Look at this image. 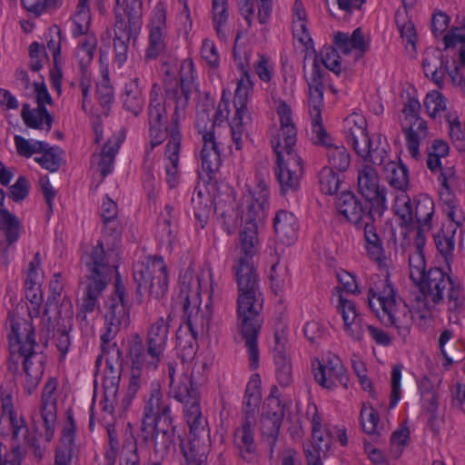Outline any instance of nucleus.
Returning a JSON list of instances; mask_svg holds the SVG:
<instances>
[{"instance_id":"f257e3e1","label":"nucleus","mask_w":465,"mask_h":465,"mask_svg":"<svg viewBox=\"0 0 465 465\" xmlns=\"http://www.w3.org/2000/svg\"><path fill=\"white\" fill-rule=\"evenodd\" d=\"M256 252L257 246H254V252L252 253L248 252L246 249H241V255L232 268L239 291L237 327L242 340L245 341L252 369H256L259 364L257 337L263 322L261 313L263 305V295L252 262V257Z\"/></svg>"},{"instance_id":"f03ea898","label":"nucleus","mask_w":465,"mask_h":465,"mask_svg":"<svg viewBox=\"0 0 465 465\" xmlns=\"http://www.w3.org/2000/svg\"><path fill=\"white\" fill-rule=\"evenodd\" d=\"M179 76V80L173 78L164 81L165 96L175 104L171 124L168 126L169 141L165 146L164 153L166 183L170 188H174L178 183V165L181 150L179 123L183 116V112L188 106L193 89L194 88L193 63L191 59H184L182 62Z\"/></svg>"},{"instance_id":"7ed1b4c3","label":"nucleus","mask_w":465,"mask_h":465,"mask_svg":"<svg viewBox=\"0 0 465 465\" xmlns=\"http://www.w3.org/2000/svg\"><path fill=\"white\" fill-rule=\"evenodd\" d=\"M277 114L281 127L271 143L277 156L275 175L282 193L285 194L299 188L303 166L302 158L293 149L297 140V129L292 121L291 106L286 102L280 101Z\"/></svg>"},{"instance_id":"20e7f679","label":"nucleus","mask_w":465,"mask_h":465,"mask_svg":"<svg viewBox=\"0 0 465 465\" xmlns=\"http://www.w3.org/2000/svg\"><path fill=\"white\" fill-rule=\"evenodd\" d=\"M309 87V114L312 119V141L327 149L329 168L345 172L351 164V155L343 145H334L331 138L322 124V106L323 104V71L317 56L312 63V74L308 81Z\"/></svg>"},{"instance_id":"39448f33","label":"nucleus","mask_w":465,"mask_h":465,"mask_svg":"<svg viewBox=\"0 0 465 465\" xmlns=\"http://www.w3.org/2000/svg\"><path fill=\"white\" fill-rule=\"evenodd\" d=\"M370 309L386 327H395L406 334L412 324V313L407 303L397 295L388 276L379 279L368 292Z\"/></svg>"},{"instance_id":"423d86ee","label":"nucleus","mask_w":465,"mask_h":465,"mask_svg":"<svg viewBox=\"0 0 465 465\" xmlns=\"http://www.w3.org/2000/svg\"><path fill=\"white\" fill-rule=\"evenodd\" d=\"M105 332L101 336L102 356L106 357L107 364L114 362L123 366L124 359L123 351L115 342L110 344L122 327L126 328L130 323L129 306L125 301V288L116 280L114 293L105 302Z\"/></svg>"},{"instance_id":"0eeeda50","label":"nucleus","mask_w":465,"mask_h":465,"mask_svg":"<svg viewBox=\"0 0 465 465\" xmlns=\"http://www.w3.org/2000/svg\"><path fill=\"white\" fill-rule=\"evenodd\" d=\"M240 38L241 33H238L234 41L233 56L238 68L242 72V76L238 81L233 98V104L236 110L235 115L230 123L232 139L236 150H241L242 147V136L244 132V126L251 119L247 104L249 94L252 90V81L249 74L250 51L246 47L239 45Z\"/></svg>"},{"instance_id":"6e6552de","label":"nucleus","mask_w":465,"mask_h":465,"mask_svg":"<svg viewBox=\"0 0 465 465\" xmlns=\"http://www.w3.org/2000/svg\"><path fill=\"white\" fill-rule=\"evenodd\" d=\"M419 287L424 305L429 308V302L433 305L442 304L447 292V304L450 312H457L465 304V294L460 283H456L450 274L438 267L430 268Z\"/></svg>"},{"instance_id":"1a4fd4ad","label":"nucleus","mask_w":465,"mask_h":465,"mask_svg":"<svg viewBox=\"0 0 465 465\" xmlns=\"http://www.w3.org/2000/svg\"><path fill=\"white\" fill-rule=\"evenodd\" d=\"M346 142L364 162L377 165L385 163L388 143L381 135L370 137L366 120L357 114H351L344 121Z\"/></svg>"},{"instance_id":"9d476101","label":"nucleus","mask_w":465,"mask_h":465,"mask_svg":"<svg viewBox=\"0 0 465 465\" xmlns=\"http://www.w3.org/2000/svg\"><path fill=\"white\" fill-rule=\"evenodd\" d=\"M268 198V187L264 182L260 181L257 191L245 196L242 204L241 220L243 228L240 233L241 249H246L250 253L254 252V246L258 244L257 235L264 223Z\"/></svg>"},{"instance_id":"9b49d317","label":"nucleus","mask_w":465,"mask_h":465,"mask_svg":"<svg viewBox=\"0 0 465 465\" xmlns=\"http://www.w3.org/2000/svg\"><path fill=\"white\" fill-rule=\"evenodd\" d=\"M175 429L173 421L140 427L134 446L148 451V457L163 460L175 444Z\"/></svg>"},{"instance_id":"f8f14e48","label":"nucleus","mask_w":465,"mask_h":465,"mask_svg":"<svg viewBox=\"0 0 465 465\" xmlns=\"http://www.w3.org/2000/svg\"><path fill=\"white\" fill-rule=\"evenodd\" d=\"M134 280L137 284V292H148L161 299L168 289L166 266L162 257L150 258L146 262H137L134 266Z\"/></svg>"},{"instance_id":"ddd939ff","label":"nucleus","mask_w":465,"mask_h":465,"mask_svg":"<svg viewBox=\"0 0 465 465\" xmlns=\"http://www.w3.org/2000/svg\"><path fill=\"white\" fill-rule=\"evenodd\" d=\"M114 15V46L115 60L121 65L127 59L131 38L135 37L141 29L143 13L141 10L130 9L127 6H124L122 13L116 5Z\"/></svg>"},{"instance_id":"4468645a","label":"nucleus","mask_w":465,"mask_h":465,"mask_svg":"<svg viewBox=\"0 0 465 465\" xmlns=\"http://www.w3.org/2000/svg\"><path fill=\"white\" fill-rule=\"evenodd\" d=\"M161 88L153 84L150 91L148 106V125L150 134V150L161 144L168 136L169 127L166 125L167 113L165 103L160 98Z\"/></svg>"},{"instance_id":"2eb2a0df","label":"nucleus","mask_w":465,"mask_h":465,"mask_svg":"<svg viewBox=\"0 0 465 465\" xmlns=\"http://www.w3.org/2000/svg\"><path fill=\"white\" fill-rule=\"evenodd\" d=\"M189 286L183 283L180 287V292L174 300L175 306L180 307L184 316L186 317V330L198 335L201 332L203 335L209 332L213 312L210 304H206L204 309L197 308L195 313L190 309V297Z\"/></svg>"},{"instance_id":"dca6fc26","label":"nucleus","mask_w":465,"mask_h":465,"mask_svg":"<svg viewBox=\"0 0 465 465\" xmlns=\"http://www.w3.org/2000/svg\"><path fill=\"white\" fill-rule=\"evenodd\" d=\"M337 210L350 223L359 225L374 223L378 213L374 206L366 201L362 203L354 193L349 191L342 192L336 202Z\"/></svg>"},{"instance_id":"f3484780","label":"nucleus","mask_w":465,"mask_h":465,"mask_svg":"<svg viewBox=\"0 0 465 465\" xmlns=\"http://www.w3.org/2000/svg\"><path fill=\"white\" fill-rule=\"evenodd\" d=\"M173 421L170 403L163 398L158 383L152 385L149 394L144 398L141 426L162 424Z\"/></svg>"},{"instance_id":"a211bd4d","label":"nucleus","mask_w":465,"mask_h":465,"mask_svg":"<svg viewBox=\"0 0 465 465\" xmlns=\"http://www.w3.org/2000/svg\"><path fill=\"white\" fill-rule=\"evenodd\" d=\"M358 188L365 201L374 206V212L381 218L387 209L386 190L379 185L377 172L371 166L366 165L359 171Z\"/></svg>"},{"instance_id":"6ab92c4d","label":"nucleus","mask_w":465,"mask_h":465,"mask_svg":"<svg viewBox=\"0 0 465 465\" xmlns=\"http://www.w3.org/2000/svg\"><path fill=\"white\" fill-rule=\"evenodd\" d=\"M214 211L222 219L223 230L228 234L235 232L238 215L235 212V193L232 187L222 184L213 195Z\"/></svg>"},{"instance_id":"aec40b11","label":"nucleus","mask_w":465,"mask_h":465,"mask_svg":"<svg viewBox=\"0 0 465 465\" xmlns=\"http://www.w3.org/2000/svg\"><path fill=\"white\" fill-rule=\"evenodd\" d=\"M284 406L277 398L266 400V411L262 418V434L270 447V458L272 457L280 428L284 418Z\"/></svg>"},{"instance_id":"412c9836","label":"nucleus","mask_w":465,"mask_h":465,"mask_svg":"<svg viewBox=\"0 0 465 465\" xmlns=\"http://www.w3.org/2000/svg\"><path fill=\"white\" fill-rule=\"evenodd\" d=\"M315 381L323 388L332 390L338 383L347 388L349 378L341 361L333 356L329 359L327 365L316 361L313 364Z\"/></svg>"},{"instance_id":"4be33fe9","label":"nucleus","mask_w":465,"mask_h":465,"mask_svg":"<svg viewBox=\"0 0 465 465\" xmlns=\"http://www.w3.org/2000/svg\"><path fill=\"white\" fill-rule=\"evenodd\" d=\"M11 331L8 335L10 350H17V353L35 349V328L30 319L12 316L9 320Z\"/></svg>"},{"instance_id":"5701e85b","label":"nucleus","mask_w":465,"mask_h":465,"mask_svg":"<svg viewBox=\"0 0 465 465\" xmlns=\"http://www.w3.org/2000/svg\"><path fill=\"white\" fill-rule=\"evenodd\" d=\"M57 380L51 378L45 383L42 391L40 415L45 428V439L51 441L56 425V398L54 397L57 389Z\"/></svg>"},{"instance_id":"b1692460","label":"nucleus","mask_w":465,"mask_h":465,"mask_svg":"<svg viewBox=\"0 0 465 465\" xmlns=\"http://www.w3.org/2000/svg\"><path fill=\"white\" fill-rule=\"evenodd\" d=\"M82 260L87 270L86 279H99L106 282L110 280L112 267L109 262V255L105 253L101 241L97 242L96 246L86 252Z\"/></svg>"},{"instance_id":"393cba45","label":"nucleus","mask_w":465,"mask_h":465,"mask_svg":"<svg viewBox=\"0 0 465 465\" xmlns=\"http://www.w3.org/2000/svg\"><path fill=\"white\" fill-rule=\"evenodd\" d=\"M44 315L47 318L49 331L70 328L74 315L73 303L68 297H64L60 302L59 300L46 301Z\"/></svg>"},{"instance_id":"a878e982","label":"nucleus","mask_w":465,"mask_h":465,"mask_svg":"<svg viewBox=\"0 0 465 465\" xmlns=\"http://www.w3.org/2000/svg\"><path fill=\"white\" fill-rule=\"evenodd\" d=\"M166 12L163 5H156L152 20L149 35V45L145 59H155L165 48Z\"/></svg>"},{"instance_id":"bb28decb","label":"nucleus","mask_w":465,"mask_h":465,"mask_svg":"<svg viewBox=\"0 0 465 465\" xmlns=\"http://www.w3.org/2000/svg\"><path fill=\"white\" fill-rule=\"evenodd\" d=\"M172 314L167 318L160 317L153 322L147 331L146 346H148V354L153 361H161L166 348L170 322Z\"/></svg>"},{"instance_id":"cd10ccee","label":"nucleus","mask_w":465,"mask_h":465,"mask_svg":"<svg viewBox=\"0 0 465 465\" xmlns=\"http://www.w3.org/2000/svg\"><path fill=\"white\" fill-rule=\"evenodd\" d=\"M234 444L240 457L248 463H255L258 460L256 446L253 440L252 422L249 418L234 432Z\"/></svg>"},{"instance_id":"c85d7f7f","label":"nucleus","mask_w":465,"mask_h":465,"mask_svg":"<svg viewBox=\"0 0 465 465\" xmlns=\"http://www.w3.org/2000/svg\"><path fill=\"white\" fill-rule=\"evenodd\" d=\"M210 447V437L189 438L187 443L181 440V449L185 460L183 465H205Z\"/></svg>"},{"instance_id":"c756f323","label":"nucleus","mask_w":465,"mask_h":465,"mask_svg":"<svg viewBox=\"0 0 465 465\" xmlns=\"http://www.w3.org/2000/svg\"><path fill=\"white\" fill-rule=\"evenodd\" d=\"M75 426L71 415L67 418L62 432L60 444L57 446L54 465H71L74 451Z\"/></svg>"},{"instance_id":"7c9ffc66","label":"nucleus","mask_w":465,"mask_h":465,"mask_svg":"<svg viewBox=\"0 0 465 465\" xmlns=\"http://www.w3.org/2000/svg\"><path fill=\"white\" fill-rule=\"evenodd\" d=\"M170 396L173 397L176 401L184 403L185 409L191 404L200 402V393L197 387L194 385L192 376L183 374L178 381L170 382Z\"/></svg>"},{"instance_id":"2f4dec72","label":"nucleus","mask_w":465,"mask_h":465,"mask_svg":"<svg viewBox=\"0 0 465 465\" xmlns=\"http://www.w3.org/2000/svg\"><path fill=\"white\" fill-rule=\"evenodd\" d=\"M18 356L24 358L23 365L27 377V385L35 389L44 374L45 356L35 351V349L18 353Z\"/></svg>"},{"instance_id":"473e14b6","label":"nucleus","mask_w":465,"mask_h":465,"mask_svg":"<svg viewBox=\"0 0 465 465\" xmlns=\"http://www.w3.org/2000/svg\"><path fill=\"white\" fill-rule=\"evenodd\" d=\"M203 148L200 157L203 169L210 175L219 170L222 163L220 148L214 134L207 132L203 135Z\"/></svg>"},{"instance_id":"72a5a7b5","label":"nucleus","mask_w":465,"mask_h":465,"mask_svg":"<svg viewBox=\"0 0 465 465\" xmlns=\"http://www.w3.org/2000/svg\"><path fill=\"white\" fill-rule=\"evenodd\" d=\"M128 358L131 361L132 368L143 370L146 367L155 369L160 361H153L148 354V346L144 348V344L141 336L134 333L128 341Z\"/></svg>"},{"instance_id":"f704fd0d","label":"nucleus","mask_w":465,"mask_h":465,"mask_svg":"<svg viewBox=\"0 0 465 465\" xmlns=\"http://www.w3.org/2000/svg\"><path fill=\"white\" fill-rule=\"evenodd\" d=\"M275 233L283 244H292L296 239L297 223L295 216L287 211H280L273 220Z\"/></svg>"},{"instance_id":"c9c22d12","label":"nucleus","mask_w":465,"mask_h":465,"mask_svg":"<svg viewBox=\"0 0 465 465\" xmlns=\"http://www.w3.org/2000/svg\"><path fill=\"white\" fill-rule=\"evenodd\" d=\"M184 416L189 427V438L210 437L208 421L202 412L200 402L188 406L184 410Z\"/></svg>"},{"instance_id":"e433bc0d","label":"nucleus","mask_w":465,"mask_h":465,"mask_svg":"<svg viewBox=\"0 0 465 465\" xmlns=\"http://www.w3.org/2000/svg\"><path fill=\"white\" fill-rule=\"evenodd\" d=\"M21 117L29 128L39 129L45 124L47 132L51 130L54 121L53 116L49 114L45 104L37 105L36 108L31 109L28 104H24Z\"/></svg>"},{"instance_id":"4c0bfd02","label":"nucleus","mask_w":465,"mask_h":465,"mask_svg":"<svg viewBox=\"0 0 465 465\" xmlns=\"http://www.w3.org/2000/svg\"><path fill=\"white\" fill-rule=\"evenodd\" d=\"M123 106L125 111L137 116L143 106L142 87L139 84V78L135 77L125 84L123 94Z\"/></svg>"},{"instance_id":"58836bf2","label":"nucleus","mask_w":465,"mask_h":465,"mask_svg":"<svg viewBox=\"0 0 465 465\" xmlns=\"http://www.w3.org/2000/svg\"><path fill=\"white\" fill-rule=\"evenodd\" d=\"M276 346L273 350L274 362L276 366V377L279 384L282 387L289 386L292 381V365L286 357L284 347L279 342V335L274 336Z\"/></svg>"},{"instance_id":"ea45409f","label":"nucleus","mask_w":465,"mask_h":465,"mask_svg":"<svg viewBox=\"0 0 465 465\" xmlns=\"http://www.w3.org/2000/svg\"><path fill=\"white\" fill-rule=\"evenodd\" d=\"M198 335L183 327H180L176 333V348L182 361H191L196 355L198 349Z\"/></svg>"},{"instance_id":"a19ab883","label":"nucleus","mask_w":465,"mask_h":465,"mask_svg":"<svg viewBox=\"0 0 465 465\" xmlns=\"http://www.w3.org/2000/svg\"><path fill=\"white\" fill-rule=\"evenodd\" d=\"M385 179L391 186L405 190L409 183L408 168L401 163L389 161L382 164Z\"/></svg>"},{"instance_id":"79ce46f5","label":"nucleus","mask_w":465,"mask_h":465,"mask_svg":"<svg viewBox=\"0 0 465 465\" xmlns=\"http://www.w3.org/2000/svg\"><path fill=\"white\" fill-rule=\"evenodd\" d=\"M414 219L418 225L424 226L427 231L431 229V220L434 214L433 200L426 193H420L414 199Z\"/></svg>"},{"instance_id":"37998d69","label":"nucleus","mask_w":465,"mask_h":465,"mask_svg":"<svg viewBox=\"0 0 465 465\" xmlns=\"http://www.w3.org/2000/svg\"><path fill=\"white\" fill-rule=\"evenodd\" d=\"M97 40L95 35H87L78 44L76 58L81 74H91L89 65L93 62Z\"/></svg>"},{"instance_id":"c03bdc74","label":"nucleus","mask_w":465,"mask_h":465,"mask_svg":"<svg viewBox=\"0 0 465 465\" xmlns=\"http://www.w3.org/2000/svg\"><path fill=\"white\" fill-rule=\"evenodd\" d=\"M118 208L117 204L111 199L107 198L102 206V219L104 222V233L117 240L121 236L119 223L117 221Z\"/></svg>"},{"instance_id":"a18cd8bd","label":"nucleus","mask_w":465,"mask_h":465,"mask_svg":"<svg viewBox=\"0 0 465 465\" xmlns=\"http://www.w3.org/2000/svg\"><path fill=\"white\" fill-rule=\"evenodd\" d=\"M20 222L6 209L0 208V231L5 235L6 247L15 242L19 238Z\"/></svg>"},{"instance_id":"49530a36","label":"nucleus","mask_w":465,"mask_h":465,"mask_svg":"<svg viewBox=\"0 0 465 465\" xmlns=\"http://www.w3.org/2000/svg\"><path fill=\"white\" fill-rule=\"evenodd\" d=\"M108 282L105 280L86 279L85 293L83 298L82 311L87 313L93 312L97 306L98 297L105 289Z\"/></svg>"},{"instance_id":"de8ad7c7","label":"nucleus","mask_w":465,"mask_h":465,"mask_svg":"<svg viewBox=\"0 0 465 465\" xmlns=\"http://www.w3.org/2000/svg\"><path fill=\"white\" fill-rule=\"evenodd\" d=\"M364 238L369 257L381 262L383 259V247L373 223L364 224Z\"/></svg>"},{"instance_id":"09e8293b","label":"nucleus","mask_w":465,"mask_h":465,"mask_svg":"<svg viewBox=\"0 0 465 465\" xmlns=\"http://www.w3.org/2000/svg\"><path fill=\"white\" fill-rule=\"evenodd\" d=\"M456 232V228H454L450 234L445 233H438L434 236V242L437 247L438 252L444 259V262L448 267V270L450 271V264L454 261V249H455V242H454V234Z\"/></svg>"},{"instance_id":"8fccbe9b","label":"nucleus","mask_w":465,"mask_h":465,"mask_svg":"<svg viewBox=\"0 0 465 465\" xmlns=\"http://www.w3.org/2000/svg\"><path fill=\"white\" fill-rule=\"evenodd\" d=\"M146 383V377L143 370L138 368H131V374L126 389L125 395L123 399V408L127 409L138 391Z\"/></svg>"},{"instance_id":"3c124183","label":"nucleus","mask_w":465,"mask_h":465,"mask_svg":"<svg viewBox=\"0 0 465 465\" xmlns=\"http://www.w3.org/2000/svg\"><path fill=\"white\" fill-rule=\"evenodd\" d=\"M416 118H420V115L413 117L411 120L404 119L401 124L402 131L406 134L409 153L414 159H418L420 155L419 134H416Z\"/></svg>"},{"instance_id":"603ef678","label":"nucleus","mask_w":465,"mask_h":465,"mask_svg":"<svg viewBox=\"0 0 465 465\" xmlns=\"http://www.w3.org/2000/svg\"><path fill=\"white\" fill-rule=\"evenodd\" d=\"M63 154L64 151L60 147L50 146L45 153L35 157V161L45 169L50 172H56L63 162Z\"/></svg>"},{"instance_id":"864d4df0","label":"nucleus","mask_w":465,"mask_h":465,"mask_svg":"<svg viewBox=\"0 0 465 465\" xmlns=\"http://www.w3.org/2000/svg\"><path fill=\"white\" fill-rule=\"evenodd\" d=\"M341 183V180L332 168L323 167L319 173L320 189L325 194H335Z\"/></svg>"},{"instance_id":"5fc2aeb1","label":"nucleus","mask_w":465,"mask_h":465,"mask_svg":"<svg viewBox=\"0 0 465 465\" xmlns=\"http://www.w3.org/2000/svg\"><path fill=\"white\" fill-rule=\"evenodd\" d=\"M410 277L415 285L427 275L426 262L423 252H414L409 256Z\"/></svg>"},{"instance_id":"6e6d98bb","label":"nucleus","mask_w":465,"mask_h":465,"mask_svg":"<svg viewBox=\"0 0 465 465\" xmlns=\"http://www.w3.org/2000/svg\"><path fill=\"white\" fill-rule=\"evenodd\" d=\"M439 180L440 181L441 185L447 191V193H447V198L446 199L443 198L444 193H442V192L440 193V196H441L442 200L444 201V203L447 204V207H448V211H447L448 217L456 224V228L457 227H460L463 224L464 221H465V217L463 216V214H462V213L460 211L458 212V208L455 205L454 201L450 198V194L449 193V185H448L446 175L443 173H440Z\"/></svg>"},{"instance_id":"4d7b16f0","label":"nucleus","mask_w":465,"mask_h":465,"mask_svg":"<svg viewBox=\"0 0 465 465\" xmlns=\"http://www.w3.org/2000/svg\"><path fill=\"white\" fill-rule=\"evenodd\" d=\"M29 69L32 72H39L43 66L44 62L48 61V55L45 51V46L38 42H33L29 45Z\"/></svg>"},{"instance_id":"13d9d810","label":"nucleus","mask_w":465,"mask_h":465,"mask_svg":"<svg viewBox=\"0 0 465 465\" xmlns=\"http://www.w3.org/2000/svg\"><path fill=\"white\" fill-rule=\"evenodd\" d=\"M3 419L6 420L12 428L13 440L19 441L27 438L28 429L25 421L22 417H18L15 411L3 415Z\"/></svg>"},{"instance_id":"bf43d9fd","label":"nucleus","mask_w":465,"mask_h":465,"mask_svg":"<svg viewBox=\"0 0 465 465\" xmlns=\"http://www.w3.org/2000/svg\"><path fill=\"white\" fill-rule=\"evenodd\" d=\"M117 146L105 143L99 155L100 161L98 163L99 170L103 176L105 178L113 170L114 158L117 153Z\"/></svg>"},{"instance_id":"052dcab7","label":"nucleus","mask_w":465,"mask_h":465,"mask_svg":"<svg viewBox=\"0 0 465 465\" xmlns=\"http://www.w3.org/2000/svg\"><path fill=\"white\" fill-rule=\"evenodd\" d=\"M23 6L30 13L40 15L46 10L56 9L63 0H21Z\"/></svg>"},{"instance_id":"680f3d73","label":"nucleus","mask_w":465,"mask_h":465,"mask_svg":"<svg viewBox=\"0 0 465 465\" xmlns=\"http://www.w3.org/2000/svg\"><path fill=\"white\" fill-rule=\"evenodd\" d=\"M423 104L427 113L431 117H435L439 112L446 109V100L444 96L441 93L435 90L427 94Z\"/></svg>"},{"instance_id":"e2e57ef3","label":"nucleus","mask_w":465,"mask_h":465,"mask_svg":"<svg viewBox=\"0 0 465 465\" xmlns=\"http://www.w3.org/2000/svg\"><path fill=\"white\" fill-rule=\"evenodd\" d=\"M321 60L327 69L337 75L341 74V56L335 48L331 46L324 47L321 52Z\"/></svg>"},{"instance_id":"0e129e2a","label":"nucleus","mask_w":465,"mask_h":465,"mask_svg":"<svg viewBox=\"0 0 465 465\" xmlns=\"http://www.w3.org/2000/svg\"><path fill=\"white\" fill-rule=\"evenodd\" d=\"M361 419L362 429L366 433L379 436V432L377 431L379 416L373 408H363L361 411Z\"/></svg>"},{"instance_id":"69168bd1","label":"nucleus","mask_w":465,"mask_h":465,"mask_svg":"<svg viewBox=\"0 0 465 465\" xmlns=\"http://www.w3.org/2000/svg\"><path fill=\"white\" fill-rule=\"evenodd\" d=\"M227 0H213V24L218 34L222 26L226 24L228 18Z\"/></svg>"},{"instance_id":"338daca9","label":"nucleus","mask_w":465,"mask_h":465,"mask_svg":"<svg viewBox=\"0 0 465 465\" xmlns=\"http://www.w3.org/2000/svg\"><path fill=\"white\" fill-rule=\"evenodd\" d=\"M410 438V430L407 427H401L393 431L391 436V450L398 458L402 452V447L405 446Z\"/></svg>"},{"instance_id":"774afa93","label":"nucleus","mask_w":465,"mask_h":465,"mask_svg":"<svg viewBox=\"0 0 465 465\" xmlns=\"http://www.w3.org/2000/svg\"><path fill=\"white\" fill-rule=\"evenodd\" d=\"M313 450L312 451L326 452L331 448V435L329 431L322 428L312 430Z\"/></svg>"}]
</instances>
